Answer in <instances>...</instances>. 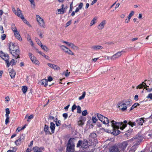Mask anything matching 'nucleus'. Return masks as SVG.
<instances>
[{
    "label": "nucleus",
    "instance_id": "603ef678",
    "mask_svg": "<svg viewBox=\"0 0 152 152\" xmlns=\"http://www.w3.org/2000/svg\"><path fill=\"white\" fill-rule=\"evenodd\" d=\"M88 114V112L87 110L83 111L82 112V115L83 116H86Z\"/></svg>",
    "mask_w": 152,
    "mask_h": 152
},
{
    "label": "nucleus",
    "instance_id": "4be33fe9",
    "mask_svg": "<svg viewBox=\"0 0 152 152\" xmlns=\"http://www.w3.org/2000/svg\"><path fill=\"white\" fill-rule=\"evenodd\" d=\"M88 145V142L87 140H84V141H82V148L83 149H85L86 148Z\"/></svg>",
    "mask_w": 152,
    "mask_h": 152
},
{
    "label": "nucleus",
    "instance_id": "c756f323",
    "mask_svg": "<svg viewBox=\"0 0 152 152\" xmlns=\"http://www.w3.org/2000/svg\"><path fill=\"white\" fill-rule=\"evenodd\" d=\"M41 84L44 85L45 86H46L48 85V81L46 79H43L41 80Z\"/></svg>",
    "mask_w": 152,
    "mask_h": 152
},
{
    "label": "nucleus",
    "instance_id": "e433bc0d",
    "mask_svg": "<svg viewBox=\"0 0 152 152\" xmlns=\"http://www.w3.org/2000/svg\"><path fill=\"white\" fill-rule=\"evenodd\" d=\"M140 105V104L137 103H136L135 104H134L131 107V109L130 110H133L134 108H135L137 106H138Z\"/></svg>",
    "mask_w": 152,
    "mask_h": 152
},
{
    "label": "nucleus",
    "instance_id": "cd10ccee",
    "mask_svg": "<svg viewBox=\"0 0 152 152\" xmlns=\"http://www.w3.org/2000/svg\"><path fill=\"white\" fill-rule=\"evenodd\" d=\"M66 11V10L62 8L58 9L57 10L58 13H57V14H63Z\"/></svg>",
    "mask_w": 152,
    "mask_h": 152
},
{
    "label": "nucleus",
    "instance_id": "c03bdc74",
    "mask_svg": "<svg viewBox=\"0 0 152 152\" xmlns=\"http://www.w3.org/2000/svg\"><path fill=\"white\" fill-rule=\"evenodd\" d=\"M23 21V22L29 26L31 27V25L29 24V22H28L26 19H25V18L24 17L23 19H22Z\"/></svg>",
    "mask_w": 152,
    "mask_h": 152
},
{
    "label": "nucleus",
    "instance_id": "423d86ee",
    "mask_svg": "<svg viewBox=\"0 0 152 152\" xmlns=\"http://www.w3.org/2000/svg\"><path fill=\"white\" fill-rule=\"evenodd\" d=\"M0 56L2 58V59L4 60L6 63V66L7 67H9V57L8 55L7 54H5L2 52H0Z\"/></svg>",
    "mask_w": 152,
    "mask_h": 152
},
{
    "label": "nucleus",
    "instance_id": "864d4df0",
    "mask_svg": "<svg viewBox=\"0 0 152 152\" xmlns=\"http://www.w3.org/2000/svg\"><path fill=\"white\" fill-rule=\"evenodd\" d=\"M34 117V115H30L28 117V119L27 120L28 122H29L30 121V120L32 119H33Z\"/></svg>",
    "mask_w": 152,
    "mask_h": 152
},
{
    "label": "nucleus",
    "instance_id": "a18cd8bd",
    "mask_svg": "<svg viewBox=\"0 0 152 152\" xmlns=\"http://www.w3.org/2000/svg\"><path fill=\"white\" fill-rule=\"evenodd\" d=\"M6 119L5 121V124L7 125L9 122V116H7V115L5 116Z\"/></svg>",
    "mask_w": 152,
    "mask_h": 152
},
{
    "label": "nucleus",
    "instance_id": "7ed1b4c3",
    "mask_svg": "<svg viewBox=\"0 0 152 152\" xmlns=\"http://www.w3.org/2000/svg\"><path fill=\"white\" fill-rule=\"evenodd\" d=\"M140 137L139 136L137 137H134L132 139H130L128 140L123 142L121 144L120 146L123 149H125L126 146L128 145H130L132 141H136L137 143L140 141L139 139Z\"/></svg>",
    "mask_w": 152,
    "mask_h": 152
},
{
    "label": "nucleus",
    "instance_id": "6e6552de",
    "mask_svg": "<svg viewBox=\"0 0 152 152\" xmlns=\"http://www.w3.org/2000/svg\"><path fill=\"white\" fill-rule=\"evenodd\" d=\"M61 49L65 53L70 55H73V53L69 48L64 45L60 46Z\"/></svg>",
    "mask_w": 152,
    "mask_h": 152
},
{
    "label": "nucleus",
    "instance_id": "a211bd4d",
    "mask_svg": "<svg viewBox=\"0 0 152 152\" xmlns=\"http://www.w3.org/2000/svg\"><path fill=\"white\" fill-rule=\"evenodd\" d=\"M44 131L46 134H51L52 133V132L51 133L50 131L49 126L46 125H45L44 128Z\"/></svg>",
    "mask_w": 152,
    "mask_h": 152
},
{
    "label": "nucleus",
    "instance_id": "0e129e2a",
    "mask_svg": "<svg viewBox=\"0 0 152 152\" xmlns=\"http://www.w3.org/2000/svg\"><path fill=\"white\" fill-rule=\"evenodd\" d=\"M144 88L146 89V90L148 92H151L152 91V88H147L145 87Z\"/></svg>",
    "mask_w": 152,
    "mask_h": 152
},
{
    "label": "nucleus",
    "instance_id": "f257e3e1",
    "mask_svg": "<svg viewBox=\"0 0 152 152\" xmlns=\"http://www.w3.org/2000/svg\"><path fill=\"white\" fill-rule=\"evenodd\" d=\"M127 121L125 120L124 121V124H123L122 122H116L114 120H112L111 121V126L114 130V131L116 132V131H117L118 132H119L118 130H117L119 128L122 130H123L126 126V123Z\"/></svg>",
    "mask_w": 152,
    "mask_h": 152
},
{
    "label": "nucleus",
    "instance_id": "bb28decb",
    "mask_svg": "<svg viewBox=\"0 0 152 152\" xmlns=\"http://www.w3.org/2000/svg\"><path fill=\"white\" fill-rule=\"evenodd\" d=\"M145 86H146L147 87H148V86H147L146 85L145 83H144V82H143L142 84H140L137 87V89L138 88L141 89L142 88H143V87H144Z\"/></svg>",
    "mask_w": 152,
    "mask_h": 152
},
{
    "label": "nucleus",
    "instance_id": "f03ea898",
    "mask_svg": "<svg viewBox=\"0 0 152 152\" xmlns=\"http://www.w3.org/2000/svg\"><path fill=\"white\" fill-rule=\"evenodd\" d=\"M132 104V101L130 99L119 102L117 105V107L121 110L125 111L128 107L130 106Z\"/></svg>",
    "mask_w": 152,
    "mask_h": 152
},
{
    "label": "nucleus",
    "instance_id": "bf43d9fd",
    "mask_svg": "<svg viewBox=\"0 0 152 152\" xmlns=\"http://www.w3.org/2000/svg\"><path fill=\"white\" fill-rule=\"evenodd\" d=\"M77 107L75 104L73 105L72 108V111L73 112L74 110H75Z\"/></svg>",
    "mask_w": 152,
    "mask_h": 152
},
{
    "label": "nucleus",
    "instance_id": "72a5a7b5",
    "mask_svg": "<svg viewBox=\"0 0 152 152\" xmlns=\"http://www.w3.org/2000/svg\"><path fill=\"white\" fill-rule=\"evenodd\" d=\"M54 121L56 123V125L57 126H58L61 125L60 121L58 120L57 118Z\"/></svg>",
    "mask_w": 152,
    "mask_h": 152
},
{
    "label": "nucleus",
    "instance_id": "7c9ffc66",
    "mask_svg": "<svg viewBox=\"0 0 152 152\" xmlns=\"http://www.w3.org/2000/svg\"><path fill=\"white\" fill-rule=\"evenodd\" d=\"M70 46L72 49L74 50H77L78 48L73 43H71L69 45Z\"/></svg>",
    "mask_w": 152,
    "mask_h": 152
},
{
    "label": "nucleus",
    "instance_id": "4d7b16f0",
    "mask_svg": "<svg viewBox=\"0 0 152 152\" xmlns=\"http://www.w3.org/2000/svg\"><path fill=\"white\" fill-rule=\"evenodd\" d=\"M134 13V12L133 11H132L128 17L130 19L131 18L133 15Z\"/></svg>",
    "mask_w": 152,
    "mask_h": 152
},
{
    "label": "nucleus",
    "instance_id": "ea45409f",
    "mask_svg": "<svg viewBox=\"0 0 152 152\" xmlns=\"http://www.w3.org/2000/svg\"><path fill=\"white\" fill-rule=\"evenodd\" d=\"M86 95V92L84 91L83 92V94L82 96H80L79 98V100H81L84 98Z\"/></svg>",
    "mask_w": 152,
    "mask_h": 152
},
{
    "label": "nucleus",
    "instance_id": "9d476101",
    "mask_svg": "<svg viewBox=\"0 0 152 152\" xmlns=\"http://www.w3.org/2000/svg\"><path fill=\"white\" fill-rule=\"evenodd\" d=\"M36 18L37 21L38 22L39 25L42 27L44 28L45 23L44 20L39 15H37Z\"/></svg>",
    "mask_w": 152,
    "mask_h": 152
},
{
    "label": "nucleus",
    "instance_id": "9b49d317",
    "mask_svg": "<svg viewBox=\"0 0 152 152\" xmlns=\"http://www.w3.org/2000/svg\"><path fill=\"white\" fill-rule=\"evenodd\" d=\"M125 53L124 50H122L118 52L111 57V58L113 60H115L120 57L121 55Z\"/></svg>",
    "mask_w": 152,
    "mask_h": 152
},
{
    "label": "nucleus",
    "instance_id": "774afa93",
    "mask_svg": "<svg viewBox=\"0 0 152 152\" xmlns=\"http://www.w3.org/2000/svg\"><path fill=\"white\" fill-rule=\"evenodd\" d=\"M63 116L65 119H66L68 115L67 113H65L63 114Z\"/></svg>",
    "mask_w": 152,
    "mask_h": 152
},
{
    "label": "nucleus",
    "instance_id": "2f4dec72",
    "mask_svg": "<svg viewBox=\"0 0 152 152\" xmlns=\"http://www.w3.org/2000/svg\"><path fill=\"white\" fill-rule=\"evenodd\" d=\"M41 48L47 52L49 50V49L45 45H43L42 44L40 45Z\"/></svg>",
    "mask_w": 152,
    "mask_h": 152
},
{
    "label": "nucleus",
    "instance_id": "a878e982",
    "mask_svg": "<svg viewBox=\"0 0 152 152\" xmlns=\"http://www.w3.org/2000/svg\"><path fill=\"white\" fill-rule=\"evenodd\" d=\"M50 129L51 130V132L52 133H54V130L55 127V124L52 122H51L50 123Z\"/></svg>",
    "mask_w": 152,
    "mask_h": 152
},
{
    "label": "nucleus",
    "instance_id": "473e14b6",
    "mask_svg": "<svg viewBox=\"0 0 152 152\" xmlns=\"http://www.w3.org/2000/svg\"><path fill=\"white\" fill-rule=\"evenodd\" d=\"M137 147L135 145L132 146L129 151V152H134L136 150Z\"/></svg>",
    "mask_w": 152,
    "mask_h": 152
},
{
    "label": "nucleus",
    "instance_id": "c9c22d12",
    "mask_svg": "<svg viewBox=\"0 0 152 152\" xmlns=\"http://www.w3.org/2000/svg\"><path fill=\"white\" fill-rule=\"evenodd\" d=\"M11 28L13 32L17 30L15 25L14 24L11 25Z\"/></svg>",
    "mask_w": 152,
    "mask_h": 152
},
{
    "label": "nucleus",
    "instance_id": "1a4fd4ad",
    "mask_svg": "<svg viewBox=\"0 0 152 152\" xmlns=\"http://www.w3.org/2000/svg\"><path fill=\"white\" fill-rule=\"evenodd\" d=\"M61 49L65 53L70 55H73V53L69 48L64 45L60 46Z\"/></svg>",
    "mask_w": 152,
    "mask_h": 152
},
{
    "label": "nucleus",
    "instance_id": "13d9d810",
    "mask_svg": "<svg viewBox=\"0 0 152 152\" xmlns=\"http://www.w3.org/2000/svg\"><path fill=\"white\" fill-rule=\"evenodd\" d=\"M0 30L1 34H3L4 32V31L3 30V27L2 26H0Z\"/></svg>",
    "mask_w": 152,
    "mask_h": 152
},
{
    "label": "nucleus",
    "instance_id": "49530a36",
    "mask_svg": "<svg viewBox=\"0 0 152 152\" xmlns=\"http://www.w3.org/2000/svg\"><path fill=\"white\" fill-rule=\"evenodd\" d=\"M27 40H28V41L31 43V44L32 45H33V42L32 41V40H31V37L30 36H28V37H27Z\"/></svg>",
    "mask_w": 152,
    "mask_h": 152
},
{
    "label": "nucleus",
    "instance_id": "052dcab7",
    "mask_svg": "<svg viewBox=\"0 0 152 152\" xmlns=\"http://www.w3.org/2000/svg\"><path fill=\"white\" fill-rule=\"evenodd\" d=\"M6 35L5 34H2L1 36V38L2 40H4L5 39L6 37Z\"/></svg>",
    "mask_w": 152,
    "mask_h": 152
},
{
    "label": "nucleus",
    "instance_id": "412c9836",
    "mask_svg": "<svg viewBox=\"0 0 152 152\" xmlns=\"http://www.w3.org/2000/svg\"><path fill=\"white\" fill-rule=\"evenodd\" d=\"M106 24V21L105 20H103L98 26V28L99 30H101L103 29L104 25Z\"/></svg>",
    "mask_w": 152,
    "mask_h": 152
},
{
    "label": "nucleus",
    "instance_id": "3c124183",
    "mask_svg": "<svg viewBox=\"0 0 152 152\" xmlns=\"http://www.w3.org/2000/svg\"><path fill=\"white\" fill-rule=\"evenodd\" d=\"M10 100V98L9 96H7L5 97V101L8 103Z\"/></svg>",
    "mask_w": 152,
    "mask_h": 152
},
{
    "label": "nucleus",
    "instance_id": "680f3d73",
    "mask_svg": "<svg viewBox=\"0 0 152 152\" xmlns=\"http://www.w3.org/2000/svg\"><path fill=\"white\" fill-rule=\"evenodd\" d=\"M4 12L2 10H0V21L2 20L1 16L3 14Z\"/></svg>",
    "mask_w": 152,
    "mask_h": 152
},
{
    "label": "nucleus",
    "instance_id": "aec40b11",
    "mask_svg": "<svg viewBox=\"0 0 152 152\" xmlns=\"http://www.w3.org/2000/svg\"><path fill=\"white\" fill-rule=\"evenodd\" d=\"M91 48L93 50H101L103 48L101 46L96 45L92 46Z\"/></svg>",
    "mask_w": 152,
    "mask_h": 152
},
{
    "label": "nucleus",
    "instance_id": "39448f33",
    "mask_svg": "<svg viewBox=\"0 0 152 152\" xmlns=\"http://www.w3.org/2000/svg\"><path fill=\"white\" fill-rule=\"evenodd\" d=\"M96 116L99 120L103 124H107V126L109 125V121L107 117H104L99 113L96 114Z\"/></svg>",
    "mask_w": 152,
    "mask_h": 152
},
{
    "label": "nucleus",
    "instance_id": "dca6fc26",
    "mask_svg": "<svg viewBox=\"0 0 152 152\" xmlns=\"http://www.w3.org/2000/svg\"><path fill=\"white\" fill-rule=\"evenodd\" d=\"M47 65L50 68H53L55 70H59L60 69V67L58 66L57 65H55L54 64H50V63H48Z\"/></svg>",
    "mask_w": 152,
    "mask_h": 152
},
{
    "label": "nucleus",
    "instance_id": "393cba45",
    "mask_svg": "<svg viewBox=\"0 0 152 152\" xmlns=\"http://www.w3.org/2000/svg\"><path fill=\"white\" fill-rule=\"evenodd\" d=\"M24 138V136L23 135L20 136V138L15 142V144L17 145H19L21 143V141L23 140Z\"/></svg>",
    "mask_w": 152,
    "mask_h": 152
},
{
    "label": "nucleus",
    "instance_id": "37998d69",
    "mask_svg": "<svg viewBox=\"0 0 152 152\" xmlns=\"http://www.w3.org/2000/svg\"><path fill=\"white\" fill-rule=\"evenodd\" d=\"M30 3L31 4V7H34L35 6V3L34 0H29Z\"/></svg>",
    "mask_w": 152,
    "mask_h": 152
},
{
    "label": "nucleus",
    "instance_id": "6ab92c4d",
    "mask_svg": "<svg viewBox=\"0 0 152 152\" xmlns=\"http://www.w3.org/2000/svg\"><path fill=\"white\" fill-rule=\"evenodd\" d=\"M15 37L20 41L22 40V38L20 35L19 32L17 30L13 32Z\"/></svg>",
    "mask_w": 152,
    "mask_h": 152
},
{
    "label": "nucleus",
    "instance_id": "b1692460",
    "mask_svg": "<svg viewBox=\"0 0 152 152\" xmlns=\"http://www.w3.org/2000/svg\"><path fill=\"white\" fill-rule=\"evenodd\" d=\"M145 120L143 118H139L136 120V123L139 125H142L143 123L144 122Z\"/></svg>",
    "mask_w": 152,
    "mask_h": 152
},
{
    "label": "nucleus",
    "instance_id": "338daca9",
    "mask_svg": "<svg viewBox=\"0 0 152 152\" xmlns=\"http://www.w3.org/2000/svg\"><path fill=\"white\" fill-rule=\"evenodd\" d=\"M42 56L44 57L45 58L47 59H49V57L48 56H46V55H45V54L44 53H43V54H42Z\"/></svg>",
    "mask_w": 152,
    "mask_h": 152
},
{
    "label": "nucleus",
    "instance_id": "0eeeda50",
    "mask_svg": "<svg viewBox=\"0 0 152 152\" xmlns=\"http://www.w3.org/2000/svg\"><path fill=\"white\" fill-rule=\"evenodd\" d=\"M12 10L13 12L16 15L20 17L21 19H24V17L22 14L21 11L19 8H17L16 10L15 7H12Z\"/></svg>",
    "mask_w": 152,
    "mask_h": 152
},
{
    "label": "nucleus",
    "instance_id": "c85d7f7f",
    "mask_svg": "<svg viewBox=\"0 0 152 152\" xmlns=\"http://www.w3.org/2000/svg\"><path fill=\"white\" fill-rule=\"evenodd\" d=\"M33 150L34 152H42L40 148L37 146L33 147Z\"/></svg>",
    "mask_w": 152,
    "mask_h": 152
},
{
    "label": "nucleus",
    "instance_id": "5fc2aeb1",
    "mask_svg": "<svg viewBox=\"0 0 152 152\" xmlns=\"http://www.w3.org/2000/svg\"><path fill=\"white\" fill-rule=\"evenodd\" d=\"M35 40H36V42H37V44L39 45L40 46L42 44L41 42L40 41V40L38 39L37 38H36Z\"/></svg>",
    "mask_w": 152,
    "mask_h": 152
},
{
    "label": "nucleus",
    "instance_id": "5701e85b",
    "mask_svg": "<svg viewBox=\"0 0 152 152\" xmlns=\"http://www.w3.org/2000/svg\"><path fill=\"white\" fill-rule=\"evenodd\" d=\"M111 152H119V151L118 148L116 146H113L111 147L110 149Z\"/></svg>",
    "mask_w": 152,
    "mask_h": 152
},
{
    "label": "nucleus",
    "instance_id": "2eb2a0df",
    "mask_svg": "<svg viewBox=\"0 0 152 152\" xmlns=\"http://www.w3.org/2000/svg\"><path fill=\"white\" fill-rule=\"evenodd\" d=\"M11 53L14 58H15L16 59L17 58H20V51L18 49L16 50L15 51H11Z\"/></svg>",
    "mask_w": 152,
    "mask_h": 152
},
{
    "label": "nucleus",
    "instance_id": "de8ad7c7",
    "mask_svg": "<svg viewBox=\"0 0 152 152\" xmlns=\"http://www.w3.org/2000/svg\"><path fill=\"white\" fill-rule=\"evenodd\" d=\"M128 124L130 125L132 127H133V126L135 125L136 123L135 122H132L131 121H129Z\"/></svg>",
    "mask_w": 152,
    "mask_h": 152
},
{
    "label": "nucleus",
    "instance_id": "ddd939ff",
    "mask_svg": "<svg viewBox=\"0 0 152 152\" xmlns=\"http://www.w3.org/2000/svg\"><path fill=\"white\" fill-rule=\"evenodd\" d=\"M9 47L10 52L11 51H15L16 50L18 49L17 46L15 45V44L12 42H10V43Z\"/></svg>",
    "mask_w": 152,
    "mask_h": 152
},
{
    "label": "nucleus",
    "instance_id": "e2e57ef3",
    "mask_svg": "<svg viewBox=\"0 0 152 152\" xmlns=\"http://www.w3.org/2000/svg\"><path fill=\"white\" fill-rule=\"evenodd\" d=\"M72 22V20H70L68 21L66 24V27L69 26L71 24Z\"/></svg>",
    "mask_w": 152,
    "mask_h": 152
},
{
    "label": "nucleus",
    "instance_id": "a19ab883",
    "mask_svg": "<svg viewBox=\"0 0 152 152\" xmlns=\"http://www.w3.org/2000/svg\"><path fill=\"white\" fill-rule=\"evenodd\" d=\"M27 87L26 86H24L22 88V90L23 93L25 94L27 90Z\"/></svg>",
    "mask_w": 152,
    "mask_h": 152
},
{
    "label": "nucleus",
    "instance_id": "20e7f679",
    "mask_svg": "<svg viewBox=\"0 0 152 152\" xmlns=\"http://www.w3.org/2000/svg\"><path fill=\"white\" fill-rule=\"evenodd\" d=\"M75 141V139L73 138H70L69 139L67 145V152H73L74 151Z\"/></svg>",
    "mask_w": 152,
    "mask_h": 152
},
{
    "label": "nucleus",
    "instance_id": "f3484780",
    "mask_svg": "<svg viewBox=\"0 0 152 152\" xmlns=\"http://www.w3.org/2000/svg\"><path fill=\"white\" fill-rule=\"evenodd\" d=\"M9 74L12 78H14L16 74L15 72L12 69L9 68L8 69Z\"/></svg>",
    "mask_w": 152,
    "mask_h": 152
},
{
    "label": "nucleus",
    "instance_id": "79ce46f5",
    "mask_svg": "<svg viewBox=\"0 0 152 152\" xmlns=\"http://www.w3.org/2000/svg\"><path fill=\"white\" fill-rule=\"evenodd\" d=\"M82 141L81 140H79L77 143V147H79L80 146H81V147L82 148Z\"/></svg>",
    "mask_w": 152,
    "mask_h": 152
},
{
    "label": "nucleus",
    "instance_id": "69168bd1",
    "mask_svg": "<svg viewBox=\"0 0 152 152\" xmlns=\"http://www.w3.org/2000/svg\"><path fill=\"white\" fill-rule=\"evenodd\" d=\"M147 98L152 99V93H150L148 94V96H147Z\"/></svg>",
    "mask_w": 152,
    "mask_h": 152
},
{
    "label": "nucleus",
    "instance_id": "f704fd0d",
    "mask_svg": "<svg viewBox=\"0 0 152 152\" xmlns=\"http://www.w3.org/2000/svg\"><path fill=\"white\" fill-rule=\"evenodd\" d=\"M97 18L95 17L93 19L91 20L90 23V26H92L94 24L96 23V21L97 20Z\"/></svg>",
    "mask_w": 152,
    "mask_h": 152
},
{
    "label": "nucleus",
    "instance_id": "09e8293b",
    "mask_svg": "<svg viewBox=\"0 0 152 152\" xmlns=\"http://www.w3.org/2000/svg\"><path fill=\"white\" fill-rule=\"evenodd\" d=\"M77 113H81V107L79 106H78L77 107Z\"/></svg>",
    "mask_w": 152,
    "mask_h": 152
},
{
    "label": "nucleus",
    "instance_id": "6e6d98bb",
    "mask_svg": "<svg viewBox=\"0 0 152 152\" xmlns=\"http://www.w3.org/2000/svg\"><path fill=\"white\" fill-rule=\"evenodd\" d=\"M86 67L85 66H82L81 67V71L83 72H85V70Z\"/></svg>",
    "mask_w": 152,
    "mask_h": 152
},
{
    "label": "nucleus",
    "instance_id": "58836bf2",
    "mask_svg": "<svg viewBox=\"0 0 152 152\" xmlns=\"http://www.w3.org/2000/svg\"><path fill=\"white\" fill-rule=\"evenodd\" d=\"M16 64V62L13 59H12L10 62H9V66L10 65H11L12 66L15 65Z\"/></svg>",
    "mask_w": 152,
    "mask_h": 152
},
{
    "label": "nucleus",
    "instance_id": "4468645a",
    "mask_svg": "<svg viewBox=\"0 0 152 152\" xmlns=\"http://www.w3.org/2000/svg\"><path fill=\"white\" fill-rule=\"evenodd\" d=\"M86 120V118L83 116L80 117L79 118V120L78 121V125L82 126L84 124Z\"/></svg>",
    "mask_w": 152,
    "mask_h": 152
},
{
    "label": "nucleus",
    "instance_id": "8fccbe9b",
    "mask_svg": "<svg viewBox=\"0 0 152 152\" xmlns=\"http://www.w3.org/2000/svg\"><path fill=\"white\" fill-rule=\"evenodd\" d=\"M6 113L5 116H6L7 115V116H9L8 115L10 113V111L9 108H7L6 109Z\"/></svg>",
    "mask_w": 152,
    "mask_h": 152
},
{
    "label": "nucleus",
    "instance_id": "f8f14e48",
    "mask_svg": "<svg viewBox=\"0 0 152 152\" xmlns=\"http://www.w3.org/2000/svg\"><path fill=\"white\" fill-rule=\"evenodd\" d=\"M28 55L30 59L33 63L37 65H39V62L31 53H29Z\"/></svg>",
    "mask_w": 152,
    "mask_h": 152
},
{
    "label": "nucleus",
    "instance_id": "4c0bfd02",
    "mask_svg": "<svg viewBox=\"0 0 152 152\" xmlns=\"http://www.w3.org/2000/svg\"><path fill=\"white\" fill-rule=\"evenodd\" d=\"M95 116H93L92 117V121L93 123H95L97 121V119L96 118V114L94 115Z\"/></svg>",
    "mask_w": 152,
    "mask_h": 152
}]
</instances>
